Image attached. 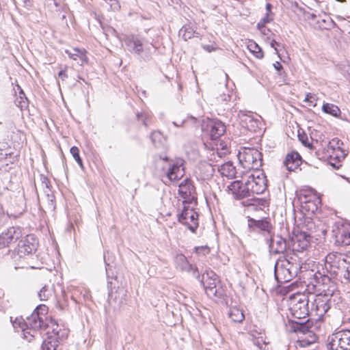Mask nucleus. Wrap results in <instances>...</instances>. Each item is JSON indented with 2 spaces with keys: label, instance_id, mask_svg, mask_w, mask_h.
<instances>
[{
  "label": "nucleus",
  "instance_id": "obj_22",
  "mask_svg": "<svg viewBox=\"0 0 350 350\" xmlns=\"http://www.w3.org/2000/svg\"><path fill=\"white\" fill-rule=\"evenodd\" d=\"M21 254L30 255L37 249V243L33 236L28 235L25 239L20 241L16 247Z\"/></svg>",
  "mask_w": 350,
  "mask_h": 350
},
{
  "label": "nucleus",
  "instance_id": "obj_56",
  "mask_svg": "<svg viewBox=\"0 0 350 350\" xmlns=\"http://www.w3.org/2000/svg\"><path fill=\"white\" fill-rule=\"evenodd\" d=\"M202 47H203V49H204L205 51H208V52H211V51H214V50H215V48H214L213 46H211V45H208H208H203V46H202Z\"/></svg>",
  "mask_w": 350,
  "mask_h": 350
},
{
  "label": "nucleus",
  "instance_id": "obj_30",
  "mask_svg": "<svg viewBox=\"0 0 350 350\" xmlns=\"http://www.w3.org/2000/svg\"><path fill=\"white\" fill-rule=\"evenodd\" d=\"M329 155V163L330 165L336 169H338L340 166V162L342 159H344L346 153L343 149H340L336 151H332L328 152Z\"/></svg>",
  "mask_w": 350,
  "mask_h": 350
},
{
  "label": "nucleus",
  "instance_id": "obj_45",
  "mask_svg": "<svg viewBox=\"0 0 350 350\" xmlns=\"http://www.w3.org/2000/svg\"><path fill=\"white\" fill-rule=\"evenodd\" d=\"M18 88L20 89V100H16V105L19 107L21 109H23L27 106V98L25 96V94L23 91L21 90V87L18 86Z\"/></svg>",
  "mask_w": 350,
  "mask_h": 350
},
{
  "label": "nucleus",
  "instance_id": "obj_28",
  "mask_svg": "<svg viewBox=\"0 0 350 350\" xmlns=\"http://www.w3.org/2000/svg\"><path fill=\"white\" fill-rule=\"evenodd\" d=\"M65 53L68 57L75 60L81 65L88 62V57L86 56V51L85 49H79L78 48H74L72 50H65Z\"/></svg>",
  "mask_w": 350,
  "mask_h": 350
},
{
  "label": "nucleus",
  "instance_id": "obj_59",
  "mask_svg": "<svg viewBox=\"0 0 350 350\" xmlns=\"http://www.w3.org/2000/svg\"><path fill=\"white\" fill-rule=\"evenodd\" d=\"M278 45H279V44L275 40H273L271 42V46L272 48H273L276 51H278L276 46H278Z\"/></svg>",
  "mask_w": 350,
  "mask_h": 350
},
{
  "label": "nucleus",
  "instance_id": "obj_16",
  "mask_svg": "<svg viewBox=\"0 0 350 350\" xmlns=\"http://www.w3.org/2000/svg\"><path fill=\"white\" fill-rule=\"evenodd\" d=\"M174 262L176 269L181 271L191 273L196 279H200V273L198 269L189 263L185 256L182 254H176L174 258Z\"/></svg>",
  "mask_w": 350,
  "mask_h": 350
},
{
  "label": "nucleus",
  "instance_id": "obj_40",
  "mask_svg": "<svg viewBox=\"0 0 350 350\" xmlns=\"http://www.w3.org/2000/svg\"><path fill=\"white\" fill-rule=\"evenodd\" d=\"M249 50L258 59L263 57V52L261 48L254 42H251L247 46Z\"/></svg>",
  "mask_w": 350,
  "mask_h": 350
},
{
  "label": "nucleus",
  "instance_id": "obj_61",
  "mask_svg": "<svg viewBox=\"0 0 350 350\" xmlns=\"http://www.w3.org/2000/svg\"><path fill=\"white\" fill-rule=\"evenodd\" d=\"M75 160L77 161V163L81 166L83 167V162L82 159H81L80 156L78 157L75 158Z\"/></svg>",
  "mask_w": 350,
  "mask_h": 350
},
{
  "label": "nucleus",
  "instance_id": "obj_13",
  "mask_svg": "<svg viewBox=\"0 0 350 350\" xmlns=\"http://www.w3.org/2000/svg\"><path fill=\"white\" fill-rule=\"evenodd\" d=\"M311 236L304 231L294 232L288 245L293 252H301L309 245Z\"/></svg>",
  "mask_w": 350,
  "mask_h": 350
},
{
  "label": "nucleus",
  "instance_id": "obj_43",
  "mask_svg": "<svg viewBox=\"0 0 350 350\" xmlns=\"http://www.w3.org/2000/svg\"><path fill=\"white\" fill-rule=\"evenodd\" d=\"M127 296L126 291L123 288H119L116 292L115 300L118 303L119 305L123 304Z\"/></svg>",
  "mask_w": 350,
  "mask_h": 350
},
{
  "label": "nucleus",
  "instance_id": "obj_9",
  "mask_svg": "<svg viewBox=\"0 0 350 350\" xmlns=\"http://www.w3.org/2000/svg\"><path fill=\"white\" fill-rule=\"evenodd\" d=\"M328 350H350V329L333 333L327 338Z\"/></svg>",
  "mask_w": 350,
  "mask_h": 350
},
{
  "label": "nucleus",
  "instance_id": "obj_27",
  "mask_svg": "<svg viewBox=\"0 0 350 350\" xmlns=\"http://www.w3.org/2000/svg\"><path fill=\"white\" fill-rule=\"evenodd\" d=\"M228 150L226 144L220 142L219 145L217 144L216 148H212L208 152L207 158L211 162H217V159H221L228 153Z\"/></svg>",
  "mask_w": 350,
  "mask_h": 350
},
{
  "label": "nucleus",
  "instance_id": "obj_39",
  "mask_svg": "<svg viewBox=\"0 0 350 350\" xmlns=\"http://www.w3.org/2000/svg\"><path fill=\"white\" fill-rule=\"evenodd\" d=\"M53 289L47 285H44L38 293V296L41 301H46L52 296Z\"/></svg>",
  "mask_w": 350,
  "mask_h": 350
},
{
  "label": "nucleus",
  "instance_id": "obj_32",
  "mask_svg": "<svg viewBox=\"0 0 350 350\" xmlns=\"http://www.w3.org/2000/svg\"><path fill=\"white\" fill-rule=\"evenodd\" d=\"M29 256V255H27L26 254H21L18 249L16 248L13 252L12 257L16 267L23 268L28 264L27 259Z\"/></svg>",
  "mask_w": 350,
  "mask_h": 350
},
{
  "label": "nucleus",
  "instance_id": "obj_38",
  "mask_svg": "<svg viewBox=\"0 0 350 350\" xmlns=\"http://www.w3.org/2000/svg\"><path fill=\"white\" fill-rule=\"evenodd\" d=\"M60 342L54 338L48 337L42 342V350H55Z\"/></svg>",
  "mask_w": 350,
  "mask_h": 350
},
{
  "label": "nucleus",
  "instance_id": "obj_49",
  "mask_svg": "<svg viewBox=\"0 0 350 350\" xmlns=\"http://www.w3.org/2000/svg\"><path fill=\"white\" fill-rule=\"evenodd\" d=\"M298 137L303 145L308 147L310 146L308 136L305 133H299Z\"/></svg>",
  "mask_w": 350,
  "mask_h": 350
},
{
  "label": "nucleus",
  "instance_id": "obj_46",
  "mask_svg": "<svg viewBox=\"0 0 350 350\" xmlns=\"http://www.w3.org/2000/svg\"><path fill=\"white\" fill-rule=\"evenodd\" d=\"M138 120H141L145 126H148V120L150 117V114L147 112H141L136 114Z\"/></svg>",
  "mask_w": 350,
  "mask_h": 350
},
{
  "label": "nucleus",
  "instance_id": "obj_35",
  "mask_svg": "<svg viewBox=\"0 0 350 350\" xmlns=\"http://www.w3.org/2000/svg\"><path fill=\"white\" fill-rule=\"evenodd\" d=\"M126 44L129 51L131 53L140 54L143 51V44L140 40H129Z\"/></svg>",
  "mask_w": 350,
  "mask_h": 350
},
{
  "label": "nucleus",
  "instance_id": "obj_21",
  "mask_svg": "<svg viewBox=\"0 0 350 350\" xmlns=\"http://www.w3.org/2000/svg\"><path fill=\"white\" fill-rule=\"evenodd\" d=\"M69 291L71 293V298L76 303H82L83 301L89 300L91 298L90 291L83 286H70Z\"/></svg>",
  "mask_w": 350,
  "mask_h": 350
},
{
  "label": "nucleus",
  "instance_id": "obj_64",
  "mask_svg": "<svg viewBox=\"0 0 350 350\" xmlns=\"http://www.w3.org/2000/svg\"><path fill=\"white\" fill-rule=\"evenodd\" d=\"M163 160L167 161L168 159L167 157H161Z\"/></svg>",
  "mask_w": 350,
  "mask_h": 350
},
{
  "label": "nucleus",
  "instance_id": "obj_26",
  "mask_svg": "<svg viewBox=\"0 0 350 350\" xmlns=\"http://www.w3.org/2000/svg\"><path fill=\"white\" fill-rule=\"evenodd\" d=\"M183 161L181 159L177 160L169 168L167 176L170 180L174 181L181 178L184 175Z\"/></svg>",
  "mask_w": 350,
  "mask_h": 350
},
{
  "label": "nucleus",
  "instance_id": "obj_12",
  "mask_svg": "<svg viewBox=\"0 0 350 350\" xmlns=\"http://www.w3.org/2000/svg\"><path fill=\"white\" fill-rule=\"evenodd\" d=\"M240 124L242 127L252 132H256L262 127V118L250 112L240 111L238 113Z\"/></svg>",
  "mask_w": 350,
  "mask_h": 350
},
{
  "label": "nucleus",
  "instance_id": "obj_15",
  "mask_svg": "<svg viewBox=\"0 0 350 350\" xmlns=\"http://www.w3.org/2000/svg\"><path fill=\"white\" fill-rule=\"evenodd\" d=\"M22 235L18 227H10L0 234V250L8 247L16 241Z\"/></svg>",
  "mask_w": 350,
  "mask_h": 350
},
{
  "label": "nucleus",
  "instance_id": "obj_41",
  "mask_svg": "<svg viewBox=\"0 0 350 350\" xmlns=\"http://www.w3.org/2000/svg\"><path fill=\"white\" fill-rule=\"evenodd\" d=\"M343 144L342 142L338 138L332 139L327 145V151L330 152L332 151H336L340 149H342L341 146Z\"/></svg>",
  "mask_w": 350,
  "mask_h": 350
},
{
  "label": "nucleus",
  "instance_id": "obj_52",
  "mask_svg": "<svg viewBox=\"0 0 350 350\" xmlns=\"http://www.w3.org/2000/svg\"><path fill=\"white\" fill-rule=\"evenodd\" d=\"M70 152L74 159L79 156V150L77 146H72L70 148Z\"/></svg>",
  "mask_w": 350,
  "mask_h": 350
},
{
  "label": "nucleus",
  "instance_id": "obj_55",
  "mask_svg": "<svg viewBox=\"0 0 350 350\" xmlns=\"http://www.w3.org/2000/svg\"><path fill=\"white\" fill-rule=\"evenodd\" d=\"M219 98L222 101L227 102V101L230 100V96L229 94H223L220 95V98Z\"/></svg>",
  "mask_w": 350,
  "mask_h": 350
},
{
  "label": "nucleus",
  "instance_id": "obj_42",
  "mask_svg": "<svg viewBox=\"0 0 350 350\" xmlns=\"http://www.w3.org/2000/svg\"><path fill=\"white\" fill-rule=\"evenodd\" d=\"M273 19V14L266 13L263 18L257 23V28L263 32L265 30V25L272 21Z\"/></svg>",
  "mask_w": 350,
  "mask_h": 350
},
{
  "label": "nucleus",
  "instance_id": "obj_5",
  "mask_svg": "<svg viewBox=\"0 0 350 350\" xmlns=\"http://www.w3.org/2000/svg\"><path fill=\"white\" fill-rule=\"evenodd\" d=\"M202 282L206 295L213 299L217 301L224 297V289L219 286L217 275L212 271L202 275V279H198Z\"/></svg>",
  "mask_w": 350,
  "mask_h": 350
},
{
  "label": "nucleus",
  "instance_id": "obj_31",
  "mask_svg": "<svg viewBox=\"0 0 350 350\" xmlns=\"http://www.w3.org/2000/svg\"><path fill=\"white\" fill-rule=\"evenodd\" d=\"M218 171L222 176H226L228 178L235 177L237 174L236 168L230 161L226 162L220 165L218 168Z\"/></svg>",
  "mask_w": 350,
  "mask_h": 350
},
{
  "label": "nucleus",
  "instance_id": "obj_23",
  "mask_svg": "<svg viewBox=\"0 0 350 350\" xmlns=\"http://www.w3.org/2000/svg\"><path fill=\"white\" fill-rule=\"evenodd\" d=\"M207 126L212 140L219 139L226 131L224 124L219 120H211L208 122Z\"/></svg>",
  "mask_w": 350,
  "mask_h": 350
},
{
  "label": "nucleus",
  "instance_id": "obj_36",
  "mask_svg": "<svg viewBox=\"0 0 350 350\" xmlns=\"http://www.w3.org/2000/svg\"><path fill=\"white\" fill-rule=\"evenodd\" d=\"M322 111L327 114H329L334 117H339L340 116L341 111L340 108L332 103H323L322 106Z\"/></svg>",
  "mask_w": 350,
  "mask_h": 350
},
{
  "label": "nucleus",
  "instance_id": "obj_60",
  "mask_svg": "<svg viewBox=\"0 0 350 350\" xmlns=\"http://www.w3.org/2000/svg\"><path fill=\"white\" fill-rule=\"evenodd\" d=\"M189 121H191L192 122L195 123L196 122V119L193 117H190L189 120H183L182 122L183 124H187Z\"/></svg>",
  "mask_w": 350,
  "mask_h": 350
},
{
  "label": "nucleus",
  "instance_id": "obj_7",
  "mask_svg": "<svg viewBox=\"0 0 350 350\" xmlns=\"http://www.w3.org/2000/svg\"><path fill=\"white\" fill-rule=\"evenodd\" d=\"M238 157L241 166L250 172L259 170L262 164V153L255 148H244Z\"/></svg>",
  "mask_w": 350,
  "mask_h": 350
},
{
  "label": "nucleus",
  "instance_id": "obj_48",
  "mask_svg": "<svg viewBox=\"0 0 350 350\" xmlns=\"http://www.w3.org/2000/svg\"><path fill=\"white\" fill-rule=\"evenodd\" d=\"M43 189H44V192L47 198L48 202H51V204L53 205L55 197L53 195L51 187H49L48 188H44Z\"/></svg>",
  "mask_w": 350,
  "mask_h": 350
},
{
  "label": "nucleus",
  "instance_id": "obj_53",
  "mask_svg": "<svg viewBox=\"0 0 350 350\" xmlns=\"http://www.w3.org/2000/svg\"><path fill=\"white\" fill-rule=\"evenodd\" d=\"M196 253L200 254L201 252L208 253L209 252V250L207 247H196L195 248Z\"/></svg>",
  "mask_w": 350,
  "mask_h": 350
},
{
  "label": "nucleus",
  "instance_id": "obj_54",
  "mask_svg": "<svg viewBox=\"0 0 350 350\" xmlns=\"http://www.w3.org/2000/svg\"><path fill=\"white\" fill-rule=\"evenodd\" d=\"M58 76L63 80L64 81L66 79L68 78V75L66 73V69L64 70H62L59 72L58 73Z\"/></svg>",
  "mask_w": 350,
  "mask_h": 350
},
{
  "label": "nucleus",
  "instance_id": "obj_19",
  "mask_svg": "<svg viewBox=\"0 0 350 350\" xmlns=\"http://www.w3.org/2000/svg\"><path fill=\"white\" fill-rule=\"evenodd\" d=\"M228 190L236 199H242L250 196L248 188L245 185V182L243 181V179L232 182L228 186Z\"/></svg>",
  "mask_w": 350,
  "mask_h": 350
},
{
  "label": "nucleus",
  "instance_id": "obj_2",
  "mask_svg": "<svg viewBox=\"0 0 350 350\" xmlns=\"http://www.w3.org/2000/svg\"><path fill=\"white\" fill-rule=\"evenodd\" d=\"M45 310L42 306L37 307L31 315L25 321L22 317L16 318L12 322L15 328H21L23 337L30 342L38 333V330L43 326L44 321L42 314L39 310Z\"/></svg>",
  "mask_w": 350,
  "mask_h": 350
},
{
  "label": "nucleus",
  "instance_id": "obj_50",
  "mask_svg": "<svg viewBox=\"0 0 350 350\" xmlns=\"http://www.w3.org/2000/svg\"><path fill=\"white\" fill-rule=\"evenodd\" d=\"M40 180H41V186H42V189L51 187L50 180L48 179L47 177L42 175L40 177Z\"/></svg>",
  "mask_w": 350,
  "mask_h": 350
},
{
  "label": "nucleus",
  "instance_id": "obj_34",
  "mask_svg": "<svg viewBox=\"0 0 350 350\" xmlns=\"http://www.w3.org/2000/svg\"><path fill=\"white\" fill-rule=\"evenodd\" d=\"M326 278H327L325 277V275H322L321 273H314V280L315 284L310 282L308 285V291L312 294L315 293L317 291H319L320 289L317 290L316 289L317 287L320 286L321 284H323L324 281Z\"/></svg>",
  "mask_w": 350,
  "mask_h": 350
},
{
  "label": "nucleus",
  "instance_id": "obj_24",
  "mask_svg": "<svg viewBox=\"0 0 350 350\" xmlns=\"http://www.w3.org/2000/svg\"><path fill=\"white\" fill-rule=\"evenodd\" d=\"M196 172L198 174L199 178L208 180L213 176L215 168L213 163L204 161L199 163Z\"/></svg>",
  "mask_w": 350,
  "mask_h": 350
},
{
  "label": "nucleus",
  "instance_id": "obj_51",
  "mask_svg": "<svg viewBox=\"0 0 350 350\" xmlns=\"http://www.w3.org/2000/svg\"><path fill=\"white\" fill-rule=\"evenodd\" d=\"M306 102H310L312 103L311 105L314 106L315 103H313L315 100V96L311 93H308L306 94L305 100Z\"/></svg>",
  "mask_w": 350,
  "mask_h": 350
},
{
  "label": "nucleus",
  "instance_id": "obj_47",
  "mask_svg": "<svg viewBox=\"0 0 350 350\" xmlns=\"http://www.w3.org/2000/svg\"><path fill=\"white\" fill-rule=\"evenodd\" d=\"M107 3H108L110 6L111 10L113 11L119 10L120 8V5L118 0H104Z\"/></svg>",
  "mask_w": 350,
  "mask_h": 350
},
{
  "label": "nucleus",
  "instance_id": "obj_58",
  "mask_svg": "<svg viewBox=\"0 0 350 350\" xmlns=\"http://www.w3.org/2000/svg\"><path fill=\"white\" fill-rule=\"evenodd\" d=\"M272 5L271 3H267L266 5V13L273 14L271 12Z\"/></svg>",
  "mask_w": 350,
  "mask_h": 350
},
{
  "label": "nucleus",
  "instance_id": "obj_6",
  "mask_svg": "<svg viewBox=\"0 0 350 350\" xmlns=\"http://www.w3.org/2000/svg\"><path fill=\"white\" fill-rule=\"evenodd\" d=\"M243 181L245 182L250 196L263 193L267 189L266 176L259 170L247 172L243 176Z\"/></svg>",
  "mask_w": 350,
  "mask_h": 350
},
{
  "label": "nucleus",
  "instance_id": "obj_44",
  "mask_svg": "<svg viewBox=\"0 0 350 350\" xmlns=\"http://www.w3.org/2000/svg\"><path fill=\"white\" fill-rule=\"evenodd\" d=\"M152 144L157 146L163 142V136L160 131H153L151 134Z\"/></svg>",
  "mask_w": 350,
  "mask_h": 350
},
{
  "label": "nucleus",
  "instance_id": "obj_18",
  "mask_svg": "<svg viewBox=\"0 0 350 350\" xmlns=\"http://www.w3.org/2000/svg\"><path fill=\"white\" fill-rule=\"evenodd\" d=\"M46 329L47 336L54 338L59 342L65 339L68 334V329H62L59 325L52 320L46 325Z\"/></svg>",
  "mask_w": 350,
  "mask_h": 350
},
{
  "label": "nucleus",
  "instance_id": "obj_17",
  "mask_svg": "<svg viewBox=\"0 0 350 350\" xmlns=\"http://www.w3.org/2000/svg\"><path fill=\"white\" fill-rule=\"evenodd\" d=\"M270 250L274 254H283L288 249L289 243H287L286 239L281 236L277 235L271 237L267 240Z\"/></svg>",
  "mask_w": 350,
  "mask_h": 350
},
{
  "label": "nucleus",
  "instance_id": "obj_10",
  "mask_svg": "<svg viewBox=\"0 0 350 350\" xmlns=\"http://www.w3.org/2000/svg\"><path fill=\"white\" fill-rule=\"evenodd\" d=\"M193 204L185 203L180 213L178 214V220L186 226L192 232L198 227V214L195 211Z\"/></svg>",
  "mask_w": 350,
  "mask_h": 350
},
{
  "label": "nucleus",
  "instance_id": "obj_3",
  "mask_svg": "<svg viewBox=\"0 0 350 350\" xmlns=\"http://www.w3.org/2000/svg\"><path fill=\"white\" fill-rule=\"evenodd\" d=\"M325 269L332 275L350 282V256L341 253H330L325 257Z\"/></svg>",
  "mask_w": 350,
  "mask_h": 350
},
{
  "label": "nucleus",
  "instance_id": "obj_33",
  "mask_svg": "<svg viewBox=\"0 0 350 350\" xmlns=\"http://www.w3.org/2000/svg\"><path fill=\"white\" fill-rule=\"evenodd\" d=\"M228 317L234 323H241L245 319L243 310L236 306L230 308Z\"/></svg>",
  "mask_w": 350,
  "mask_h": 350
},
{
  "label": "nucleus",
  "instance_id": "obj_11",
  "mask_svg": "<svg viewBox=\"0 0 350 350\" xmlns=\"http://www.w3.org/2000/svg\"><path fill=\"white\" fill-rule=\"evenodd\" d=\"M330 308L329 299L327 295H317L314 299L310 310V315L321 320Z\"/></svg>",
  "mask_w": 350,
  "mask_h": 350
},
{
  "label": "nucleus",
  "instance_id": "obj_29",
  "mask_svg": "<svg viewBox=\"0 0 350 350\" xmlns=\"http://www.w3.org/2000/svg\"><path fill=\"white\" fill-rule=\"evenodd\" d=\"M248 226L267 234L270 233L271 229V225L267 219L256 220L251 218L248 220Z\"/></svg>",
  "mask_w": 350,
  "mask_h": 350
},
{
  "label": "nucleus",
  "instance_id": "obj_62",
  "mask_svg": "<svg viewBox=\"0 0 350 350\" xmlns=\"http://www.w3.org/2000/svg\"><path fill=\"white\" fill-rule=\"evenodd\" d=\"M106 264V274L107 276L109 277V265L105 262Z\"/></svg>",
  "mask_w": 350,
  "mask_h": 350
},
{
  "label": "nucleus",
  "instance_id": "obj_4",
  "mask_svg": "<svg viewBox=\"0 0 350 350\" xmlns=\"http://www.w3.org/2000/svg\"><path fill=\"white\" fill-rule=\"evenodd\" d=\"M300 268L299 262H291L289 259H286L281 264L277 262L274 269L275 280L280 283L288 282L297 275Z\"/></svg>",
  "mask_w": 350,
  "mask_h": 350
},
{
  "label": "nucleus",
  "instance_id": "obj_1",
  "mask_svg": "<svg viewBox=\"0 0 350 350\" xmlns=\"http://www.w3.org/2000/svg\"><path fill=\"white\" fill-rule=\"evenodd\" d=\"M313 321L308 319L305 321H297L288 320L285 324L286 330L288 332L296 333L302 336L297 340V346L299 347H308L317 343L318 337L311 330Z\"/></svg>",
  "mask_w": 350,
  "mask_h": 350
},
{
  "label": "nucleus",
  "instance_id": "obj_37",
  "mask_svg": "<svg viewBox=\"0 0 350 350\" xmlns=\"http://www.w3.org/2000/svg\"><path fill=\"white\" fill-rule=\"evenodd\" d=\"M195 33L194 28L190 25H184L179 31V36H181L185 40L193 38Z\"/></svg>",
  "mask_w": 350,
  "mask_h": 350
},
{
  "label": "nucleus",
  "instance_id": "obj_63",
  "mask_svg": "<svg viewBox=\"0 0 350 350\" xmlns=\"http://www.w3.org/2000/svg\"><path fill=\"white\" fill-rule=\"evenodd\" d=\"M255 345H257L260 349H262V347L260 346V342H258V341L256 342Z\"/></svg>",
  "mask_w": 350,
  "mask_h": 350
},
{
  "label": "nucleus",
  "instance_id": "obj_25",
  "mask_svg": "<svg viewBox=\"0 0 350 350\" xmlns=\"http://www.w3.org/2000/svg\"><path fill=\"white\" fill-rule=\"evenodd\" d=\"M283 164L288 171H293L301 164V157L297 152L293 151L286 154Z\"/></svg>",
  "mask_w": 350,
  "mask_h": 350
},
{
  "label": "nucleus",
  "instance_id": "obj_20",
  "mask_svg": "<svg viewBox=\"0 0 350 350\" xmlns=\"http://www.w3.org/2000/svg\"><path fill=\"white\" fill-rule=\"evenodd\" d=\"M336 242L343 245H350V225L337 226L332 230Z\"/></svg>",
  "mask_w": 350,
  "mask_h": 350
},
{
  "label": "nucleus",
  "instance_id": "obj_57",
  "mask_svg": "<svg viewBox=\"0 0 350 350\" xmlns=\"http://www.w3.org/2000/svg\"><path fill=\"white\" fill-rule=\"evenodd\" d=\"M273 67L278 71H280V70L282 68V66L279 62H276L275 63H274Z\"/></svg>",
  "mask_w": 350,
  "mask_h": 350
},
{
  "label": "nucleus",
  "instance_id": "obj_14",
  "mask_svg": "<svg viewBox=\"0 0 350 350\" xmlns=\"http://www.w3.org/2000/svg\"><path fill=\"white\" fill-rule=\"evenodd\" d=\"M178 193L184 199L183 204L185 203L196 204L195 187L190 180L185 179L179 185Z\"/></svg>",
  "mask_w": 350,
  "mask_h": 350
},
{
  "label": "nucleus",
  "instance_id": "obj_8",
  "mask_svg": "<svg viewBox=\"0 0 350 350\" xmlns=\"http://www.w3.org/2000/svg\"><path fill=\"white\" fill-rule=\"evenodd\" d=\"M309 297L304 294H294L290 297L289 310L291 315L301 320L310 313L308 308Z\"/></svg>",
  "mask_w": 350,
  "mask_h": 350
}]
</instances>
